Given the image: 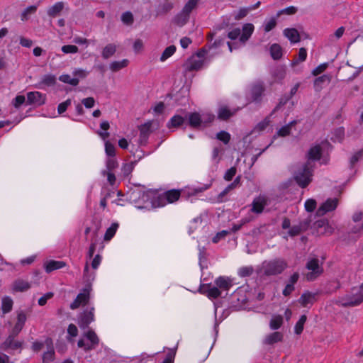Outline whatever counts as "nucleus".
<instances>
[{
	"instance_id": "nucleus-18",
	"label": "nucleus",
	"mask_w": 363,
	"mask_h": 363,
	"mask_svg": "<svg viewBox=\"0 0 363 363\" xmlns=\"http://www.w3.org/2000/svg\"><path fill=\"white\" fill-rule=\"evenodd\" d=\"M267 205V201L264 198L258 197L254 199L252 203V209L251 211L255 213H261L264 206Z\"/></svg>"
},
{
	"instance_id": "nucleus-7",
	"label": "nucleus",
	"mask_w": 363,
	"mask_h": 363,
	"mask_svg": "<svg viewBox=\"0 0 363 363\" xmlns=\"http://www.w3.org/2000/svg\"><path fill=\"white\" fill-rule=\"evenodd\" d=\"M311 219L310 217L301 221L298 225H294L289 229L288 232L289 235L291 237L298 235L301 233L307 230L311 225Z\"/></svg>"
},
{
	"instance_id": "nucleus-59",
	"label": "nucleus",
	"mask_w": 363,
	"mask_h": 363,
	"mask_svg": "<svg viewBox=\"0 0 363 363\" xmlns=\"http://www.w3.org/2000/svg\"><path fill=\"white\" fill-rule=\"evenodd\" d=\"M26 318H27V317H26L25 312L20 311L18 313L17 321L16 323L23 327L25 325V323L26 321Z\"/></svg>"
},
{
	"instance_id": "nucleus-15",
	"label": "nucleus",
	"mask_w": 363,
	"mask_h": 363,
	"mask_svg": "<svg viewBox=\"0 0 363 363\" xmlns=\"http://www.w3.org/2000/svg\"><path fill=\"white\" fill-rule=\"evenodd\" d=\"M238 109L230 110L228 106H220L218 111V118L222 121H227L235 114Z\"/></svg>"
},
{
	"instance_id": "nucleus-47",
	"label": "nucleus",
	"mask_w": 363,
	"mask_h": 363,
	"mask_svg": "<svg viewBox=\"0 0 363 363\" xmlns=\"http://www.w3.org/2000/svg\"><path fill=\"white\" fill-rule=\"evenodd\" d=\"M254 269L252 266L242 267L238 271V274L241 277H250L252 274Z\"/></svg>"
},
{
	"instance_id": "nucleus-42",
	"label": "nucleus",
	"mask_w": 363,
	"mask_h": 363,
	"mask_svg": "<svg viewBox=\"0 0 363 363\" xmlns=\"http://www.w3.org/2000/svg\"><path fill=\"white\" fill-rule=\"evenodd\" d=\"M176 51V47L174 45H170L165 48L164 52H162L160 60L161 61H165L167 58L171 57Z\"/></svg>"
},
{
	"instance_id": "nucleus-45",
	"label": "nucleus",
	"mask_w": 363,
	"mask_h": 363,
	"mask_svg": "<svg viewBox=\"0 0 363 363\" xmlns=\"http://www.w3.org/2000/svg\"><path fill=\"white\" fill-rule=\"evenodd\" d=\"M121 21H123V23L128 26L132 25L134 21L133 13L130 11H126L123 13L121 16Z\"/></svg>"
},
{
	"instance_id": "nucleus-34",
	"label": "nucleus",
	"mask_w": 363,
	"mask_h": 363,
	"mask_svg": "<svg viewBox=\"0 0 363 363\" xmlns=\"http://www.w3.org/2000/svg\"><path fill=\"white\" fill-rule=\"evenodd\" d=\"M362 219V213L361 211L355 213L352 216V220L354 223H359L358 227H354L352 230L354 233H359L362 228H363V223H361Z\"/></svg>"
},
{
	"instance_id": "nucleus-61",
	"label": "nucleus",
	"mask_w": 363,
	"mask_h": 363,
	"mask_svg": "<svg viewBox=\"0 0 363 363\" xmlns=\"http://www.w3.org/2000/svg\"><path fill=\"white\" fill-rule=\"evenodd\" d=\"M328 66V63H323V64L320 65L319 66H318L316 68H315L313 70V72H312L313 75L317 76V75L321 74L327 69Z\"/></svg>"
},
{
	"instance_id": "nucleus-43",
	"label": "nucleus",
	"mask_w": 363,
	"mask_h": 363,
	"mask_svg": "<svg viewBox=\"0 0 363 363\" xmlns=\"http://www.w3.org/2000/svg\"><path fill=\"white\" fill-rule=\"evenodd\" d=\"M307 52L304 48H301L299 49L298 52V58L294 60L291 62V66L294 67L299 63V62H303L306 59Z\"/></svg>"
},
{
	"instance_id": "nucleus-26",
	"label": "nucleus",
	"mask_w": 363,
	"mask_h": 363,
	"mask_svg": "<svg viewBox=\"0 0 363 363\" xmlns=\"http://www.w3.org/2000/svg\"><path fill=\"white\" fill-rule=\"evenodd\" d=\"M315 301V294L311 292L303 294L298 300L301 305L303 307H306L308 304H313Z\"/></svg>"
},
{
	"instance_id": "nucleus-20",
	"label": "nucleus",
	"mask_w": 363,
	"mask_h": 363,
	"mask_svg": "<svg viewBox=\"0 0 363 363\" xmlns=\"http://www.w3.org/2000/svg\"><path fill=\"white\" fill-rule=\"evenodd\" d=\"M284 335L280 332H274L269 334L264 338L263 342L265 345H273L274 343L281 342L283 340Z\"/></svg>"
},
{
	"instance_id": "nucleus-44",
	"label": "nucleus",
	"mask_w": 363,
	"mask_h": 363,
	"mask_svg": "<svg viewBox=\"0 0 363 363\" xmlns=\"http://www.w3.org/2000/svg\"><path fill=\"white\" fill-rule=\"evenodd\" d=\"M184 119L183 117L176 115L171 118L170 122L168 124V127H179L184 123Z\"/></svg>"
},
{
	"instance_id": "nucleus-49",
	"label": "nucleus",
	"mask_w": 363,
	"mask_h": 363,
	"mask_svg": "<svg viewBox=\"0 0 363 363\" xmlns=\"http://www.w3.org/2000/svg\"><path fill=\"white\" fill-rule=\"evenodd\" d=\"M330 77L328 75L324 74L323 76H320L318 78H316L314 81V86L315 87L321 88L322 84L325 82H330Z\"/></svg>"
},
{
	"instance_id": "nucleus-51",
	"label": "nucleus",
	"mask_w": 363,
	"mask_h": 363,
	"mask_svg": "<svg viewBox=\"0 0 363 363\" xmlns=\"http://www.w3.org/2000/svg\"><path fill=\"white\" fill-rule=\"evenodd\" d=\"M216 138L225 144H228L230 140V135L225 131H220L217 133Z\"/></svg>"
},
{
	"instance_id": "nucleus-28",
	"label": "nucleus",
	"mask_w": 363,
	"mask_h": 363,
	"mask_svg": "<svg viewBox=\"0 0 363 363\" xmlns=\"http://www.w3.org/2000/svg\"><path fill=\"white\" fill-rule=\"evenodd\" d=\"M264 91V88L262 84H255L251 89V94L253 101H258Z\"/></svg>"
},
{
	"instance_id": "nucleus-40",
	"label": "nucleus",
	"mask_w": 363,
	"mask_h": 363,
	"mask_svg": "<svg viewBox=\"0 0 363 363\" xmlns=\"http://www.w3.org/2000/svg\"><path fill=\"white\" fill-rule=\"evenodd\" d=\"M307 320V316L306 315H302L298 321L296 323L294 330L295 333L297 335H300L303 330V325Z\"/></svg>"
},
{
	"instance_id": "nucleus-21",
	"label": "nucleus",
	"mask_w": 363,
	"mask_h": 363,
	"mask_svg": "<svg viewBox=\"0 0 363 363\" xmlns=\"http://www.w3.org/2000/svg\"><path fill=\"white\" fill-rule=\"evenodd\" d=\"M322 155V148L320 145H316L310 148L308 150L307 157L308 161L311 160H318L320 159Z\"/></svg>"
},
{
	"instance_id": "nucleus-39",
	"label": "nucleus",
	"mask_w": 363,
	"mask_h": 363,
	"mask_svg": "<svg viewBox=\"0 0 363 363\" xmlns=\"http://www.w3.org/2000/svg\"><path fill=\"white\" fill-rule=\"evenodd\" d=\"M13 301L11 298L6 296L2 298V311L4 313H7L12 310Z\"/></svg>"
},
{
	"instance_id": "nucleus-12",
	"label": "nucleus",
	"mask_w": 363,
	"mask_h": 363,
	"mask_svg": "<svg viewBox=\"0 0 363 363\" xmlns=\"http://www.w3.org/2000/svg\"><path fill=\"white\" fill-rule=\"evenodd\" d=\"M152 121H148L139 126L140 137L139 141L141 145H145L147 143L150 134L152 133Z\"/></svg>"
},
{
	"instance_id": "nucleus-37",
	"label": "nucleus",
	"mask_w": 363,
	"mask_h": 363,
	"mask_svg": "<svg viewBox=\"0 0 363 363\" xmlns=\"http://www.w3.org/2000/svg\"><path fill=\"white\" fill-rule=\"evenodd\" d=\"M128 65V60L125 59L121 61H114L110 64V69L113 72H118L120 69L126 67Z\"/></svg>"
},
{
	"instance_id": "nucleus-33",
	"label": "nucleus",
	"mask_w": 363,
	"mask_h": 363,
	"mask_svg": "<svg viewBox=\"0 0 363 363\" xmlns=\"http://www.w3.org/2000/svg\"><path fill=\"white\" fill-rule=\"evenodd\" d=\"M283 324V318L280 315H276L272 317L269 322V327L275 330L281 328Z\"/></svg>"
},
{
	"instance_id": "nucleus-11",
	"label": "nucleus",
	"mask_w": 363,
	"mask_h": 363,
	"mask_svg": "<svg viewBox=\"0 0 363 363\" xmlns=\"http://www.w3.org/2000/svg\"><path fill=\"white\" fill-rule=\"evenodd\" d=\"M45 97L38 91H30L27 94L26 103L30 105L40 106L45 103Z\"/></svg>"
},
{
	"instance_id": "nucleus-27",
	"label": "nucleus",
	"mask_w": 363,
	"mask_h": 363,
	"mask_svg": "<svg viewBox=\"0 0 363 363\" xmlns=\"http://www.w3.org/2000/svg\"><path fill=\"white\" fill-rule=\"evenodd\" d=\"M65 265V262L62 261L50 260L45 264V271L47 273H50L54 270L61 269Z\"/></svg>"
},
{
	"instance_id": "nucleus-24",
	"label": "nucleus",
	"mask_w": 363,
	"mask_h": 363,
	"mask_svg": "<svg viewBox=\"0 0 363 363\" xmlns=\"http://www.w3.org/2000/svg\"><path fill=\"white\" fill-rule=\"evenodd\" d=\"M181 196V191L177 189H172L167 191L162 195V197L165 199L168 203H174L179 200Z\"/></svg>"
},
{
	"instance_id": "nucleus-52",
	"label": "nucleus",
	"mask_w": 363,
	"mask_h": 363,
	"mask_svg": "<svg viewBox=\"0 0 363 363\" xmlns=\"http://www.w3.org/2000/svg\"><path fill=\"white\" fill-rule=\"evenodd\" d=\"M56 82V78L54 75L46 74L43 77L42 83L47 86L54 85Z\"/></svg>"
},
{
	"instance_id": "nucleus-16",
	"label": "nucleus",
	"mask_w": 363,
	"mask_h": 363,
	"mask_svg": "<svg viewBox=\"0 0 363 363\" xmlns=\"http://www.w3.org/2000/svg\"><path fill=\"white\" fill-rule=\"evenodd\" d=\"M85 336L91 342L90 344L87 345V347H85L86 351L91 350L99 345V339L94 331L89 330Z\"/></svg>"
},
{
	"instance_id": "nucleus-29",
	"label": "nucleus",
	"mask_w": 363,
	"mask_h": 363,
	"mask_svg": "<svg viewBox=\"0 0 363 363\" xmlns=\"http://www.w3.org/2000/svg\"><path fill=\"white\" fill-rule=\"evenodd\" d=\"M271 57L274 60H278L282 57V48L281 47L277 44H272L269 49Z\"/></svg>"
},
{
	"instance_id": "nucleus-55",
	"label": "nucleus",
	"mask_w": 363,
	"mask_h": 363,
	"mask_svg": "<svg viewBox=\"0 0 363 363\" xmlns=\"http://www.w3.org/2000/svg\"><path fill=\"white\" fill-rule=\"evenodd\" d=\"M78 47L73 45H67L62 47V51L64 53H76L78 52Z\"/></svg>"
},
{
	"instance_id": "nucleus-5",
	"label": "nucleus",
	"mask_w": 363,
	"mask_h": 363,
	"mask_svg": "<svg viewBox=\"0 0 363 363\" xmlns=\"http://www.w3.org/2000/svg\"><path fill=\"white\" fill-rule=\"evenodd\" d=\"M189 123L193 128H199L203 125V126H206V123H211L214 116L209 115L207 116L206 119L204 116H201L199 113L194 112L189 114Z\"/></svg>"
},
{
	"instance_id": "nucleus-64",
	"label": "nucleus",
	"mask_w": 363,
	"mask_h": 363,
	"mask_svg": "<svg viewBox=\"0 0 363 363\" xmlns=\"http://www.w3.org/2000/svg\"><path fill=\"white\" fill-rule=\"evenodd\" d=\"M291 129H290V125H286L285 126H283L278 131V135L281 137L287 136L290 134Z\"/></svg>"
},
{
	"instance_id": "nucleus-17",
	"label": "nucleus",
	"mask_w": 363,
	"mask_h": 363,
	"mask_svg": "<svg viewBox=\"0 0 363 363\" xmlns=\"http://www.w3.org/2000/svg\"><path fill=\"white\" fill-rule=\"evenodd\" d=\"M30 288V284L21 279H16L12 284V289L16 292H23Z\"/></svg>"
},
{
	"instance_id": "nucleus-53",
	"label": "nucleus",
	"mask_w": 363,
	"mask_h": 363,
	"mask_svg": "<svg viewBox=\"0 0 363 363\" xmlns=\"http://www.w3.org/2000/svg\"><path fill=\"white\" fill-rule=\"evenodd\" d=\"M101 174L103 176L107 177V180L110 185L113 186L116 184V178L112 172H107L106 170H104L102 171Z\"/></svg>"
},
{
	"instance_id": "nucleus-35",
	"label": "nucleus",
	"mask_w": 363,
	"mask_h": 363,
	"mask_svg": "<svg viewBox=\"0 0 363 363\" xmlns=\"http://www.w3.org/2000/svg\"><path fill=\"white\" fill-rule=\"evenodd\" d=\"M116 51V46L114 44H108L102 51V57L104 59H108L113 56Z\"/></svg>"
},
{
	"instance_id": "nucleus-14",
	"label": "nucleus",
	"mask_w": 363,
	"mask_h": 363,
	"mask_svg": "<svg viewBox=\"0 0 363 363\" xmlns=\"http://www.w3.org/2000/svg\"><path fill=\"white\" fill-rule=\"evenodd\" d=\"M16 337L10 336L6 338V340L1 344V348L4 350H6L8 349L17 350L21 347L22 342L19 341H16Z\"/></svg>"
},
{
	"instance_id": "nucleus-32",
	"label": "nucleus",
	"mask_w": 363,
	"mask_h": 363,
	"mask_svg": "<svg viewBox=\"0 0 363 363\" xmlns=\"http://www.w3.org/2000/svg\"><path fill=\"white\" fill-rule=\"evenodd\" d=\"M201 0H189L184 7L182 8V11H184L186 13L190 16L192 11L196 9L198 6L199 3Z\"/></svg>"
},
{
	"instance_id": "nucleus-56",
	"label": "nucleus",
	"mask_w": 363,
	"mask_h": 363,
	"mask_svg": "<svg viewBox=\"0 0 363 363\" xmlns=\"http://www.w3.org/2000/svg\"><path fill=\"white\" fill-rule=\"evenodd\" d=\"M316 207V201L314 199H308L305 203V208L308 212H312Z\"/></svg>"
},
{
	"instance_id": "nucleus-1",
	"label": "nucleus",
	"mask_w": 363,
	"mask_h": 363,
	"mask_svg": "<svg viewBox=\"0 0 363 363\" xmlns=\"http://www.w3.org/2000/svg\"><path fill=\"white\" fill-rule=\"evenodd\" d=\"M287 266V262L284 259L279 258L264 261L260 270L266 276H276L281 274Z\"/></svg>"
},
{
	"instance_id": "nucleus-2",
	"label": "nucleus",
	"mask_w": 363,
	"mask_h": 363,
	"mask_svg": "<svg viewBox=\"0 0 363 363\" xmlns=\"http://www.w3.org/2000/svg\"><path fill=\"white\" fill-rule=\"evenodd\" d=\"M362 287L363 284L359 286V289H353L351 294L339 298L335 303L343 307H352L360 304L363 301Z\"/></svg>"
},
{
	"instance_id": "nucleus-8",
	"label": "nucleus",
	"mask_w": 363,
	"mask_h": 363,
	"mask_svg": "<svg viewBox=\"0 0 363 363\" xmlns=\"http://www.w3.org/2000/svg\"><path fill=\"white\" fill-rule=\"evenodd\" d=\"M338 200L337 199H328L317 210L316 215L323 216L326 213L335 210L337 206Z\"/></svg>"
},
{
	"instance_id": "nucleus-22",
	"label": "nucleus",
	"mask_w": 363,
	"mask_h": 363,
	"mask_svg": "<svg viewBox=\"0 0 363 363\" xmlns=\"http://www.w3.org/2000/svg\"><path fill=\"white\" fill-rule=\"evenodd\" d=\"M254 31V26L252 23H245L242 26V33L240 37V41L245 43L249 40Z\"/></svg>"
},
{
	"instance_id": "nucleus-46",
	"label": "nucleus",
	"mask_w": 363,
	"mask_h": 363,
	"mask_svg": "<svg viewBox=\"0 0 363 363\" xmlns=\"http://www.w3.org/2000/svg\"><path fill=\"white\" fill-rule=\"evenodd\" d=\"M135 166V162H131L129 163H125L123 165L121 168L122 173L124 177L129 176L133 172Z\"/></svg>"
},
{
	"instance_id": "nucleus-36",
	"label": "nucleus",
	"mask_w": 363,
	"mask_h": 363,
	"mask_svg": "<svg viewBox=\"0 0 363 363\" xmlns=\"http://www.w3.org/2000/svg\"><path fill=\"white\" fill-rule=\"evenodd\" d=\"M203 64V60L191 59L187 65V70L194 71L200 69Z\"/></svg>"
},
{
	"instance_id": "nucleus-57",
	"label": "nucleus",
	"mask_w": 363,
	"mask_h": 363,
	"mask_svg": "<svg viewBox=\"0 0 363 363\" xmlns=\"http://www.w3.org/2000/svg\"><path fill=\"white\" fill-rule=\"evenodd\" d=\"M250 11L249 8H242L239 10L238 13L235 16V19L237 21L241 20L245 18Z\"/></svg>"
},
{
	"instance_id": "nucleus-48",
	"label": "nucleus",
	"mask_w": 363,
	"mask_h": 363,
	"mask_svg": "<svg viewBox=\"0 0 363 363\" xmlns=\"http://www.w3.org/2000/svg\"><path fill=\"white\" fill-rule=\"evenodd\" d=\"M55 352L53 348H50L46 352H44L43 355V363H49L54 359Z\"/></svg>"
},
{
	"instance_id": "nucleus-50",
	"label": "nucleus",
	"mask_w": 363,
	"mask_h": 363,
	"mask_svg": "<svg viewBox=\"0 0 363 363\" xmlns=\"http://www.w3.org/2000/svg\"><path fill=\"white\" fill-rule=\"evenodd\" d=\"M105 151L108 156L114 157L116 155L115 146L111 144L109 141L105 143Z\"/></svg>"
},
{
	"instance_id": "nucleus-4",
	"label": "nucleus",
	"mask_w": 363,
	"mask_h": 363,
	"mask_svg": "<svg viewBox=\"0 0 363 363\" xmlns=\"http://www.w3.org/2000/svg\"><path fill=\"white\" fill-rule=\"evenodd\" d=\"M306 268L310 272L306 274L308 281H313L323 272L322 266L319 264L318 258H312L308 261Z\"/></svg>"
},
{
	"instance_id": "nucleus-25",
	"label": "nucleus",
	"mask_w": 363,
	"mask_h": 363,
	"mask_svg": "<svg viewBox=\"0 0 363 363\" xmlns=\"http://www.w3.org/2000/svg\"><path fill=\"white\" fill-rule=\"evenodd\" d=\"M284 35L293 43L300 41V35L296 28H286Z\"/></svg>"
},
{
	"instance_id": "nucleus-58",
	"label": "nucleus",
	"mask_w": 363,
	"mask_h": 363,
	"mask_svg": "<svg viewBox=\"0 0 363 363\" xmlns=\"http://www.w3.org/2000/svg\"><path fill=\"white\" fill-rule=\"evenodd\" d=\"M71 104V100L67 99L65 101L60 104L57 107V111L59 114H62L66 111L67 107Z\"/></svg>"
},
{
	"instance_id": "nucleus-31",
	"label": "nucleus",
	"mask_w": 363,
	"mask_h": 363,
	"mask_svg": "<svg viewBox=\"0 0 363 363\" xmlns=\"http://www.w3.org/2000/svg\"><path fill=\"white\" fill-rule=\"evenodd\" d=\"M63 8L64 4L62 2H57L48 9V14L50 17L54 18L60 14V13L62 11Z\"/></svg>"
},
{
	"instance_id": "nucleus-9",
	"label": "nucleus",
	"mask_w": 363,
	"mask_h": 363,
	"mask_svg": "<svg viewBox=\"0 0 363 363\" xmlns=\"http://www.w3.org/2000/svg\"><path fill=\"white\" fill-rule=\"evenodd\" d=\"M89 300V290L84 289L79 294L74 301L71 303L70 308L73 310L78 308L80 306L86 305Z\"/></svg>"
},
{
	"instance_id": "nucleus-6",
	"label": "nucleus",
	"mask_w": 363,
	"mask_h": 363,
	"mask_svg": "<svg viewBox=\"0 0 363 363\" xmlns=\"http://www.w3.org/2000/svg\"><path fill=\"white\" fill-rule=\"evenodd\" d=\"M94 308H91L89 310H86L79 315L78 325L82 329H86L89 327V325L94 321Z\"/></svg>"
},
{
	"instance_id": "nucleus-13",
	"label": "nucleus",
	"mask_w": 363,
	"mask_h": 363,
	"mask_svg": "<svg viewBox=\"0 0 363 363\" xmlns=\"http://www.w3.org/2000/svg\"><path fill=\"white\" fill-rule=\"evenodd\" d=\"M199 291L203 294H206L208 297L211 298H217L220 296V291L217 286L210 287L209 285H201Z\"/></svg>"
},
{
	"instance_id": "nucleus-41",
	"label": "nucleus",
	"mask_w": 363,
	"mask_h": 363,
	"mask_svg": "<svg viewBox=\"0 0 363 363\" xmlns=\"http://www.w3.org/2000/svg\"><path fill=\"white\" fill-rule=\"evenodd\" d=\"M60 81L69 84L72 86H77L79 84V79L77 78H72L69 74H62L59 78Z\"/></svg>"
},
{
	"instance_id": "nucleus-3",
	"label": "nucleus",
	"mask_w": 363,
	"mask_h": 363,
	"mask_svg": "<svg viewBox=\"0 0 363 363\" xmlns=\"http://www.w3.org/2000/svg\"><path fill=\"white\" fill-rule=\"evenodd\" d=\"M311 162L308 161L303 167L294 173V178L301 188L306 187L311 182Z\"/></svg>"
},
{
	"instance_id": "nucleus-30",
	"label": "nucleus",
	"mask_w": 363,
	"mask_h": 363,
	"mask_svg": "<svg viewBox=\"0 0 363 363\" xmlns=\"http://www.w3.org/2000/svg\"><path fill=\"white\" fill-rule=\"evenodd\" d=\"M174 8V4L170 1H165L163 4H160L159 6V9L157 11V16H162L166 15L169 12H170Z\"/></svg>"
},
{
	"instance_id": "nucleus-38",
	"label": "nucleus",
	"mask_w": 363,
	"mask_h": 363,
	"mask_svg": "<svg viewBox=\"0 0 363 363\" xmlns=\"http://www.w3.org/2000/svg\"><path fill=\"white\" fill-rule=\"evenodd\" d=\"M118 227V223H112L111 225L106 231V233L104 235V240H106V241L110 240L114 236Z\"/></svg>"
},
{
	"instance_id": "nucleus-60",
	"label": "nucleus",
	"mask_w": 363,
	"mask_h": 363,
	"mask_svg": "<svg viewBox=\"0 0 363 363\" xmlns=\"http://www.w3.org/2000/svg\"><path fill=\"white\" fill-rule=\"evenodd\" d=\"M26 101V97L23 95H18L13 99V104L15 108H19Z\"/></svg>"
},
{
	"instance_id": "nucleus-63",
	"label": "nucleus",
	"mask_w": 363,
	"mask_h": 363,
	"mask_svg": "<svg viewBox=\"0 0 363 363\" xmlns=\"http://www.w3.org/2000/svg\"><path fill=\"white\" fill-rule=\"evenodd\" d=\"M236 174V168L235 167H231L230 168L225 174L224 179L226 181H230L233 178V177Z\"/></svg>"
},
{
	"instance_id": "nucleus-10",
	"label": "nucleus",
	"mask_w": 363,
	"mask_h": 363,
	"mask_svg": "<svg viewBox=\"0 0 363 363\" xmlns=\"http://www.w3.org/2000/svg\"><path fill=\"white\" fill-rule=\"evenodd\" d=\"M314 228L316 229L319 235H330L333 232V229L328 224L326 219H320L315 222Z\"/></svg>"
},
{
	"instance_id": "nucleus-62",
	"label": "nucleus",
	"mask_w": 363,
	"mask_h": 363,
	"mask_svg": "<svg viewBox=\"0 0 363 363\" xmlns=\"http://www.w3.org/2000/svg\"><path fill=\"white\" fill-rule=\"evenodd\" d=\"M82 104L87 108H91L94 106L95 100L93 97H88L82 99Z\"/></svg>"
},
{
	"instance_id": "nucleus-54",
	"label": "nucleus",
	"mask_w": 363,
	"mask_h": 363,
	"mask_svg": "<svg viewBox=\"0 0 363 363\" xmlns=\"http://www.w3.org/2000/svg\"><path fill=\"white\" fill-rule=\"evenodd\" d=\"M118 166V162L113 158H108L106 161V171L112 172Z\"/></svg>"
},
{
	"instance_id": "nucleus-23",
	"label": "nucleus",
	"mask_w": 363,
	"mask_h": 363,
	"mask_svg": "<svg viewBox=\"0 0 363 363\" xmlns=\"http://www.w3.org/2000/svg\"><path fill=\"white\" fill-rule=\"evenodd\" d=\"M215 284L219 289L228 291L233 285L232 280L228 277H220L216 279Z\"/></svg>"
},
{
	"instance_id": "nucleus-19",
	"label": "nucleus",
	"mask_w": 363,
	"mask_h": 363,
	"mask_svg": "<svg viewBox=\"0 0 363 363\" xmlns=\"http://www.w3.org/2000/svg\"><path fill=\"white\" fill-rule=\"evenodd\" d=\"M189 18L190 16L182 10L173 18L172 22L175 25L182 27L189 22Z\"/></svg>"
}]
</instances>
